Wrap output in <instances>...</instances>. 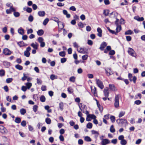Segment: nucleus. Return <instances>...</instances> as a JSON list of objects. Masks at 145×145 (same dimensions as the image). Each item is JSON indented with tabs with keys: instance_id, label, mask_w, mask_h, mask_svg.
I'll return each mask as SVG.
<instances>
[{
	"instance_id": "1",
	"label": "nucleus",
	"mask_w": 145,
	"mask_h": 145,
	"mask_svg": "<svg viewBox=\"0 0 145 145\" xmlns=\"http://www.w3.org/2000/svg\"><path fill=\"white\" fill-rule=\"evenodd\" d=\"M127 52L131 56L134 57L135 58L137 56V54L133 48H129Z\"/></svg>"
},
{
	"instance_id": "2",
	"label": "nucleus",
	"mask_w": 145,
	"mask_h": 145,
	"mask_svg": "<svg viewBox=\"0 0 145 145\" xmlns=\"http://www.w3.org/2000/svg\"><path fill=\"white\" fill-rule=\"evenodd\" d=\"M120 96L119 94L116 95L114 100V105L115 108H117L119 106V99Z\"/></svg>"
},
{
	"instance_id": "3",
	"label": "nucleus",
	"mask_w": 145,
	"mask_h": 145,
	"mask_svg": "<svg viewBox=\"0 0 145 145\" xmlns=\"http://www.w3.org/2000/svg\"><path fill=\"white\" fill-rule=\"evenodd\" d=\"M96 81L98 86L101 89H103L104 86L103 82L100 80L97 79H96Z\"/></svg>"
},
{
	"instance_id": "4",
	"label": "nucleus",
	"mask_w": 145,
	"mask_h": 145,
	"mask_svg": "<svg viewBox=\"0 0 145 145\" xmlns=\"http://www.w3.org/2000/svg\"><path fill=\"white\" fill-rule=\"evenodd\" d=\"M31 48L29 46L26 48V50L24 52V55L27 57H28L30 55V53L29 51L31 50Z\"/></svg>"
},
{
	"instance_id": "5",
	"label": "nucleus",
	"mask_w": 145,
	"mask_h": 145,
	"mask_svg": "<svg viewBox=\"0 0 145 145\" xmlns=\"http://www.w3.org/2000/svg\"><path fill=\"white\" fill-rule=\"evenodd\" d=\"M3 53L7 55H9L11 54V52L8 49L6 48L3 50Z\"/></svg>"
},
{
	"instance_id": "6",
	"label": "nucleus",
	"mask_w": 145,
	"mask_h": 145,
	"mask_svg": "<svg viewBox=\"0 0 145 145\" xmlns=\"http://www.w3.org/2000/svg\"><path fill=\"white\" fill-rule=\"evenodd\" d=\"M107 43L105 42H103L101 44L99 48V49L103 51L104 50V48L107 46Z\"/></svg>"
},
{
	"instance_id": "7",
	"label": "nucleus",
	"mask_w": 145,
	"mask_h": 145,
	"mask_svg": "<svg viewBox=\"0 0 145 145\" xmlns=\"http://www.w3.org/2000/svg\"><path fill=\"white\" fill-rule=\"evenodd\" d=\"M110 142L109 140L107 139H104L102 140L101 142L102 145H106L107 144H109Z\"/></svg>"
},
{
	"instance_id": "8",
	"label": "nucleus",
	"mask_w": 145,
	"mask_h": 145,
	"mask_svg": "<svg viewBox=\"0 0 145 145\" xmlns=\"http://www.w3.org/2000/svg\"><path fill=\"white\" fill-rule=\"evenodd\" d=\"M109 89L108 87L105 88L104 90V93L105 97H108L109 96Z\"/></svg>"
},
{
	"instance_id": "9",
	"label": "nucleus",
	"mask_w": 145,
	"mask_h": 145,
	"mask_svg": "<svg viewBox=\"0 0 145 145\" xmlns=\"http://www.w3.org/2000/svg\"><path fill=\"white\" fill-rule=\"evenodd\" d=\"M134 18V19L139 22L143 21L144 20V18L143 17H140L138 16H135Z\"/></svg>"
},
{
	"instance_id": "10",
	"label": "nucleus",
	"mask_w": 145,
	"mask_h": 145,
	"mask_svg": "<svg viewBox=\"0 0 145 145\" xmlns=\"http://www.w3.org/2000/svg\"><path fill=\"white\" fill-rule=\"evenodd\" d=\"M86 48H80V50H79L78 49H77V51L80 53L81 54H85L87 53V52L86 51H85V50H86Z\"/></svg>"
},
{
	"instance_id": "11",
	"label": "nucleus",
	"mask_w": 145,
	"mask_h": 145,
	"mask_svg": "<svg viewBox=\"0 0 145 145\" xmlns=\"http://www.w3.org/2000/svg\"><path fill=\"white\" fill-rule=\"evenodd\" d=\"M31 46L33 47L34 49H37L39 46V44L37 42H35V44L34 43H32L31 44Z\"/></svg>"
},
{
	"instance_id": "12",
	"label": "nucleus",
	"mask_w": 145,
	"mask_h": 145,
	"mask_svg": "<svg viewBox=\"0 0 145 145\" xmlns=\"http://www.w3.org/2000/svg\"><path fill=\"white\" fill-rule=\"evenodd\" d=\"M45 14V12L44 11H40L38 12V15L40 17L44 16Z\"/></svg>"
},
{
	"instance_id": "13",
	"label": "nucleus",
	"mask_w": 145,
	"mask_h": 145,
	"mask_svg": "<svg viewBox=\"0 0 145 145\" xmlns=\"http://www.w3.org/2000/svg\"><path fill=\"white\" fill-rule=\"evenodd\" d=\"M97 31L98 33L97 34V35L100 37H101L102 36V30L100 28L98 27L97 28Z\"/></svg>"
},
{
	"instance_id": "14",
	"label": "nucleus",
	"mask_w": 145,
	"mask_h": 145,
	"mask_svg": "<svg viewBox=\"0 0 145 145\" xmlns=\"http://www.w3.org/2000/svg\"><path fill=\"white\" fill-rule=\"evenodd\" d=\"M37 33L39 36H41L44 34V31L43 29H39L37 31Z\"/></svg>"
},
{
	"instance_id": "15",
	"label": "nucleus",
	"mask_w": 145,
	"mask_h": 145,
	"mask_svg": "<svg viewBox=\"0 0 145 145\" xmlns=\"http://www.w3.org/2000/svg\"><path fill=\"white\" fill-rule=\"evenodd\" d=\"M0 130H2V133H7V132L6 129L2 125L0 126Z\"/></svg>"
},
{
	"instance_id": "16",
	"label": "nucleus",
	"mask_w": 145,
	"mask_h": 145,
	"mask_svg": "<svg viewBox=\"0 0 145 145\" xmlns=\"http://www.w3.org/2000/svg\"><path fill=\"white\" fill-rule=\"evenodd\" d=\"M18 32L20 34L23 35L24 33V30L22 27H21L18 29Z\"/></svg>"
},
{
	"instance_id": "17",
	"label": "nucleus",
	"mask_w": 145,
	"mask_h": 145,
	"mask_svg": "<svg viewBox=\"0 0 145 145\" xmlns=\"http://www.w3.org/2000/svg\"><path fill=\"white\" fill-rule=\"evenodd\" d=\"M51 20L55 21L57 23L58 25H59V22L58 18L56 17H52L51 18Z\"/></svg>"
},
{
	"instance_id": "18",
	"label": "nucleus",
	"mask_w": 145,
	"mask_h": 145,
	"mask_svg": "<svg viewBox=\"0 0 145 145\" xmlns=\"http://www.w3.org/2000/svg\"><path fill=\"white\" fill-rule=\"evenodd\" d=\"M14 121L17 123H19L21 121V119L20 117H16L15 118Z\"/></svg>"
},
{
	"instance_id": "19",
	"label": "nucleus",
	"mask_w": 145,
	"mask_h": 145,
	"mask_svg": "<svg viewBox=\"0 0 145 145\" xmlns=\"http://www.w3.org/2000/svg\"><path fill=\"white\" fill-rule=\"evenodd\" d=\"M109 86L110 89L112 91H115V86L114 84H109Z\"/></svg>"
},
{
	"instance_id": "20",
	"label": "nucleus",
	"mask_w": 145,
	"mask_h": 145,
	"mask_svg": "<svg viewBox=\"0 0 145 145\" xmlns=\"http://www.w3.org/2000/svg\"><path fill=\"white\" fill-rule=\"evenodd\" d=\"M129 80L130 81H133V83L134 84H135L136 83V80L137 79V78L136 76H134L133 77V78L132 79V78H129Z\"/></svg>"
},
{
	"instance_id": "21",
	"label": "nucleus",
	"mask_w": 145,
	"mask_h": 145,
	"mask_svg": "<svg viewBox=\"0 0 145 145\" xmlns=\"http://www.w3.org/2000/svg\"><path fill=\"white\" fill-rule=\"evenodd\" d=\"M109 10L108 9L105 10L103 11V14L105 16H107L108 15Z\"/></svg>"
},
{
	"instance_id": "22",
	"label": "nucleus",
	"mask_w": 145,
	"mask_h": 145,
	"mask_svg": "<svg viewBox=\"0 0 145 145\" xmlns=\"http://www.w3.org/2000/svg\"><path fill=\"white\" fill-rule=\"evenodd\" d=\"M116 32L117 33L119 32L121 30V25L116 26Z\"/></svg>"
},
{
	"instance_id": "23",
	"label": "nucleus",
	"mask_w": 145,
	"mask_h": 145,
	"mask_svg": "<svg viewBox=\"0 0 145 145\" xmlns=\"http://www.w3.org/2000/svg\"><path fill=\"white\" fill-rule=\"evenodd\" d=\"M15 67L16 69L19 70H21L23 69V67L21 65L18 64L16 65L15 66Z\"/></svg>"
},
{
	"instance_id": "24",
	"label": "nucleus",
	"mask_w": 145,
	"mask_h": 145,
	"mask_svg": "<svg viewBox=\"0 0 145 145\" xmlns=\"http://www.w3.org/2000/svg\"><path fill=\"white\" fill-rule=\"evenodd\" d=\"M40 101L42 102H44L46 100V98L43 95H41L40 97Z\"/></svg>"
},
{
	"instance_id": "25",
	"label": "nucleus",
	"mask_w": 145,
	"mask_h": 145,
	"mask_svg": "<svg viewBox=\"0 0 145 145\" xmlns=\"http://www.w3.org/2000/svg\"><path fill=\"white\" fill-rule=\"evenodd\" d=\"M121 120V124H123L124 123H127V120L125 119L121 118V119L119 120Z\"/></svg>"
},
{
	"instance_id": "26",
	"label": "nucleus",
	"mask_w": 145,
	"mask_h": 145,
	"mask_svg": "<svg viewBox=\"0 0 145 145\" xmlns=\"http://www.w3.org/2000/svg\"><path fill=\"white\" fill-rule=\"evenodd\" d=\"M133 33V32L131 30L129 29L126 31L125 33V35H131Z\"/></svg>"
},
{
	"instance_id": "27",
	"label": "nucleus",
	"mask_w": 145,
	"mask_h": 145,
	"mask_svg": "<svg viewBox=\"0 0 145 145\" xmlns=\"http://www.w3.org/2000/svg\"><path fill=\"white\" fill-rule=\"evenodd\" d=\"M17 44L20 47H22L24 45V43L23 41H21L17 42Z\"/></svg>"
},
{
	"instance_id": "28",
	"label": "nucleus",
	"mask_w": 145,
	"mask_h": 145,
	"mask_svg": "<svg viewBox=\"0 0 145 145\" xmlns=\"http://www.w3.org/2000/svg\"><path fill=\"white\" fill-rule=\"evenodd\" d=\"M27 89H29L32 86V83L30 82H27L25 84Z\"/></svg>"
},
{
	"instance_id": "29",
	"label": "nucleus",
	"mask_w": 145,
	"mask_h": 145,
	"mask_svg": "<svg viewBox=\"0 0 145 145\" xmlns=\"http://www.w3.org/2000/svg\"><path fill=\"white\" fill-rule=\"evenodd\" d=\"M5 72L3 69L0 70V76H3L5 75Z\"/></svg>"
},
{
	"instance_id": "30",
	"label": "nucleus",
	"mask_w": 145,
	"mask_h": 145,
	"mask_svg": "<svg viewBox=\"0 0 145 145\" xmlns=\"http://www.w3.org/2000/svg\"><path fill=\"white\" fill-rule=\"evenodd\" d=\"M110 130L112 133H114L115 131V129L113 125H112L110 127Z\"/></svg>"
},
{
	"instance_id": "31",
	"label": "nucleus",
	"mask_w": 145,
	"mask_h": 145,
	"mask_svg": "<svg viewBox=\"0 0 145 145\" xmlns=\"http://www.w3.org/2000/svg\"><path fill=\"white\" fill-rule=\"evenodd\" d=\"M45 121L47 124H50L51 123V121L50 118H47L45 120Z\"/></svg>"
},
{
	"instance_id": "32",
	"label": "nucleus",
	"mask_w": 145,
	"mask_h": 145,
	"mask_svg": "<svg viewBox=\"0 0 145 145\" xmlns=\"http://www.w3.org/2000/svg\"><path fill=\"white\" fill-rule=\"evenodd\" d=\"M20 112L22 115H24L26 112V110L25 109L22 108L20 110Z\"/></svg>"
},
{
	"instance_id": "33",
	"label": "nucleus",
	"mask_w": 145,
	"mask_h": 145,
	"mask_svg": "<svg viewBox=\"0 0 145 145\" xmlns=\"http://www.w3.org/2000/svg\"><path fill=\"white\" fill-rule=\"evenodd\" d=\"M84 140L87 142H90L91 141V139L88 136L85 137Z\"/></svg>"
},
{
	"instance_id": "34",
	"label": "nucleus",
	"mask_w": 145,
	"mask_h": 145,
	"mask_svg": "<svg viewBox=\"0 0 145 145\" xmlns=\"http://www.w3.org/2000/svg\"><path fill=\"white\" fill-rule=\"evenodd\" d=\"M125 114V112L124 111H121L119 114L118 116L119 118H121L124 116Z\"/></svg>"
},
{
	"instance_id": "35",
	"label": "nucleus",
	"mask_w": 145,
	"mask_h": 145,
	"mask_svg": "<svg viewBox=\"0 0 145 145\" xmlns=\"http://www.w3.org/2000/svg\"><path fill=\"white\" fill-rule=\"evenodd\" d=\"M92 123L90 122H89L86 125V127L88 129H91L92 128Z\"/></svg>"
},
{
	"instance_id": "36",
	"label": "nucleus",
	"mask_w": 145,
	"mask_h": 145,
	"mask_svg": "<svg viewBox=\"0 0 145 145\" xmlns=\"http://www.w3.org/2000/svg\"><path fill=\"white\" fill-rule=\"evenodd\" d=\"M14 15L16 17H18L20 16V13L17 12H14L13 13Z\"/></svg>"
},
{
	"instance_id": "37",
	"label": "nucleus",
	"mask_w": 145,
	"mask_h": 145,
	"mask_svg": "<svg viewBox=\"0 0 145 145\" xmlns=\"http://www.w3.org/2000/svg\"><path fill=\"white\" fill-rule=\"evenodd\" d=\"M38 108V106L36 105H35L33 106V109L34 112H36L37 111Z\"/></svg>"
},
{
	"instance_id": "38",
	"label": "nucleus",
	"mask_w": 145,
	"mask_h": 145,
	"mask_svg": "<svg viewBox=\"0 0 145 145\" xmlns=\"http://www.w3.org/2000/svg\"><path fill=\"white\" fill-rule=\"evenodd\" d=\"M127 143V141L125 139H123L121 141L120 143L122 145H125Z\"/></svg>"
},
{
	"instance_id": "39",
	"label": "nucleus",
	"mask_w": 145,
	"mask_h": 145,
	"mask_svg": "<svg viewBox=\"0 0 145 145\" xmlns=\"http://www.w3.org/2000/svg\"><path fill=\"white\" fill-rule=\"evenodd\" d=\"M63 103L62 102H61L59 103V108L60 110L62 111L63 109Z\"/></svg>"
},
{
	"instance_id": "40",
	"label": "nucleus",
	"mask_w": 145,
	"mask_h": 145,
	"mask_svg": "<svg viewBox=\"0 0 145 145\" xmlns=\"http://www.w3.org/2000/svg\"><path fill=\"white\" fill-rule=\"evenodd\" d=\"M59 54L60 56L62 57H64L65 55V52L64 51H62L59 53Z\"/></svg>"
},
{
	"instance_id": "41",
	"label": "nucleus",
	"mask_w": 145,
	"mask_h": 145,
	"mask_svg": "<svg viewBox=\"0 0 145 145\" xmlns=\"http://www.w3.org/2000/svg\"><path fill=\"white\" fill-rule=\"evenodd\" d=\"M49 21V20L48 18H46L43 21V24L44 25H46L48 22Z\"/></svg>"
},
{
	"instance_id": "42",
	"label": "nucleus",
	"mask_w": 145,
	"mask_h": 145,
	"mask_svg": "<svg viewBox=\"0 0 145 145\" xmlns=\"http://www.w3.org/2000/svg\"><path fill=\"white\" fill-rule=\"evenodd\" d=\"M110 119L112 122L114 123L115 122V118L114 116H111L110 117Z\"/></svg>"
},
{
	"instance_id": "43",
	"label": "nucleus",
	"mask_w": 145,
	"mask_h": 145,
	"mask_svg": "<svg viewBox=\"0 0 145 145\" xmlns=\"http://www.w3.org/2000/svg\"><path fill=\"white\" fill-rule=\"evenodd\" d=\"M32 9L29 7H27L26 9V11L28 13H31L32 11Z\"/></svg>"
},
{
	"instance_id": "44",
	"label": "nucleus",
	"mask_w": 145,
	"mask_h": 145,
	"mask_svg": "<svg viewBox=\"0 0 145 145\" xmlns=\"http://www.w3.org/2000/svg\"><path fill=\"white\" fill-rule=\"evenodd\" d=\"M68 92L70 93H71L73 92V90L71 87H69L67 89Z\"/></svg>"
},
{
	"instance_id": "45",
	"label": "nucleus",
	"mask_w": 145,
	"mask_h": 145,
	"mask_svg": "<svg viewBox=\"0 0 145 145\" xmlns=\"http://www.w3.org/2000/svg\"><path fill=\"white\" fill-rule=\"evenodd\" d=\"M75 80V78L74 76L71 77L69 78V81L72 82H74Z\"/></svg>"
},
{
	"instance_id": "46",
	"label": "nucleus",
	"mask_w": 145,
	"mask_h": 145,
	"mask_svg": "<svg viewBox=\"0 0 145 145\" xmlns=\"http://www.w3.org/2000/svg\"><path fill=\"white\" fill-rule=\"evenodd\" d=\"M13 79L12 78H7L6 79V82L7 83H9L12 82Z\"/></svg>"
},
{
	"instance_id": "47",
	"label": "nucleus",
	"mask_w": 145,
	"mask_h": 145,
	"mask_svg": "<svg viewBox=\"0 0 145 145\" xmlns=\"http://www.w3.org/2000/svg\"><path fill=\"white\" fill-rule=\"evenodd\" d=\"M115 54V51L114 50H111L109 53V54L110 55H113Z\"/></svg>"
},
{
	"instance_id": "48",
	"label": "nucleus",
	"mask_w": 145,
	"mask_h": 145,
	"mask_svg": "<svg viewBox=\"0 0 145 145\" xmlns=\"http://www.w3.org/2000/svg\"><path fill=\"white\" fill-rule=\"evenodd\" d=\"M33 20V17L32 15H30L28 17V20L30 22H32Z\"/></svg>"
},
{
	"instance_id": "49",
	"label": "nucleus",
	"mask_w": 145,
	"mask_h": 145,
	"mask_svg": "<svg viewBox=\"0 0 145 145\" xmlns=\"http://www.w3.org/2000/svg\"><path fill=\"white\" fill-rule=\"evenodd\" d=\"M43 40L44 39L42 37H39L38 39V41L40 43L43 42Z\"/></svg>"
},
{
	"instance_id": "50",
	"label": "nucleus",
	"mask_w": 145,
	"mask_h": 145,
	"mask_svg": "<svg viewBox=\"0 0 145 145\" xmlns=\"http://www.w3.org/2000/svg\"><path fill=\"white\" fill-rule=\"evenodd\" d=\"M33 29H32L30 28L29 29H28L27 30V34H29L33 33Z\"/></svg>"
},
{
	"instance_id": "51",
	"label": "nucleus",
	"mask_w": 145,
	"mask_h": 145,
	"mask_svg": "<svg viewBox=\"0 0 145 145\" xmlns=\"http://www.w3.org/2000/svg\"><path fill=\"white\" fill-rule=\"evenodd\" d=\"M78 26L80 27L83 28L84 27V25L81 22H79L78 24Z\"/></svg>"
},
{
	"instance_id": "52",
	"label": "nucleus",
	"mask_w": 145,
	"mask_h": 145,
	"mask_svg": "<svg viewBox=\"0 0 145 145\" xmlns=\"http://www.w3.org/2000/svg\"><path fill=\"white\" fill-rule=\"evenodd\" d=\"M126 40L128 41H130L131 40V37L130 36H126Z\"/></svg>"
},
{
	"instance_id": "53",
	"label": "nucleus",
	"mask_w": 145,
	"mask_h": 145,
	"mask_svg": "<svg viewBox=\"0 0 145 145\" xmlns=\"http://www.w3.org/2000/svg\"><path fill=\"white\" fill-rule=\"evenodd\" d=\"M88 55H85L82 56V59L84 60H86L87 59L88 57Z\"/></svg>"
},
{
	"instance_id": "54",
	"label": "nucleus",
	"mask_w": 145,
	"mask_h": 145,
	"mask_svg": "<svg viewBox=\"0 0 145 145\" xmlns=\"http://www.w3.org/2000/svg\"><path fill=\"white\" fill-rule=\"evenodd\" d=\"M135 104L137 105H139L141 103V101L139 100H137L135 101Z\"/></svg>"
},
{
	"instance_id": "55",
	"label": "nucleus",
	"mask_w": 145,
	"mask_h": 145,
	"mask_svg": "<svg viewBox=\"0 0 145 145\" xmlns=\"http://www.w3.org/2000/svg\"><path fill=\"white\" fill-rule=\"evenodd\" d=\"M21 125L23 127H25L26 125V122L25 120H23L21 123Z\"/></svg>"
},
{
	"instance_id": "56",
	"label": "nucleus",
	"mask_w": 145,
	"mask_h": 145,
	"mask_svg": "<svg viewBox=\"0 0 145 145\" xmlns=\"http://www.w3.org/2000/svg\"><path fill=\"white\" fill-rule=\"evenodd\" d=\"M86 29L87 31H90L91 29V28L90 26L89 25L86 26Z\"/></svg>"
},
{
	"instance_id": "57",
	"label": "nucleus",
	"mask_w": 145,
	"mask_h": 145,
	"mask_svg": "<svg viewBox=\"0 0 145 145\" xmlns=\"http://www.w3.org/2000/svg\"><path fill=\"white\" fill-rule=\"evenodd\" d=\"M67 60L65 58H63L61 59V62L62 63H64Z\"/></svg>"
},
{
	"instance_id": "58",
	"label": "nucleus",
	"mask_w": 145,
	"mask_h": 145,
	"mask_svg": "<svg viewBox=\"0 0 145 145\" xmlns=\"http://www.w3.org/2000/svg\"><path fill=\"white\" fill-rule=\"evenodd\" d=\"M117 139H112L111 141L112 143L114 144H116L117 143Z\"/></svg>"
},
{
	"instance_id": "59",
	"label": "nucleus",
	"mask_w": 145,
	"mask_h": 145,
	"mask_svg": "<svg viewBox=\"0 0 145 145\" xmlns=\"http://www.w3.org/2000/svg\"><path fill=\"white\" fill-rule=\"evenodd\" d=\"M37 83L38 84H41L42 83V81L41 80L38 78L37 79Z\"/></svg>"
},
{
	"instance_id": "60",
	"label": "nucleus",
	"mask_w": 145,
	"mask_h": 145,
	"mask_svg": "<svg viewBox=\"0 0 145 145\" xmlns=\"http://www.w3.org/2000/svg\"><path fill=\"white\" fill-rule=\"evenodd\" d=\"M91 119H95L96 116L94 114H89Z\"/></svg>"
},
{
	"instance_id": "61",
	"label": "nucleus",
	"mask_w": 145,
	"mask_h": 145,
	"mask_svg": "<svg viewBox=\"0 0 145 145\" xmlns=\"http://www.w3.org/2000/svg\"><path fill=\"white\" fill-rule=\"evenodd\" d=\"M57 5L60 7H61L64 6L65 5L64 3H62L60 2H59L57 3Z\"/></svg>"
},
{
	"instance_id": "62",
	"label": "nucleus",
	"mask_w": 145,
	"mask_h": 145,
	"mask_svg": "<svg viewBox=\"0 0 145 145\" xmlns=\"http://www.w3.org/2000/svg\"><path fill=\"white\" fill-rule=\"evenodd\" d=\"M104 3L106 5H108L110 4V2L109 0H104Z\"/></svg>"
},
{
	"instance_id": "63",
	"label": "nucleus",
	"mask_w": 145,
	"mask_h": 145,
	"mask_svg": "<svg viewBox=\"0 0 145 145\" xmlns=\"http://www.w3.org/2000/svg\"><path fill=\"white\" fill-rule=\"evenodd\" d=\"M69 9L73 11H75L76 10V8L74 6H72L71 7L69 8Z\"/></svg>"
},
{
	"instance_id": "64",
	"label": "nucleus",
	"mask_w": 145,
	"mask_h": 145,
	"mask_svg": "<svg viewBox=\"0 0 145 145\" xmlns=\"http://www.w3.org/2000/svg\"><path fill=\"white\" fill-rule=\"evenodd\" d=\"M59 139L61 141L63 142L64 141V137L62 135H60L59 137Z\"/></svg>"
}]
</instances>
